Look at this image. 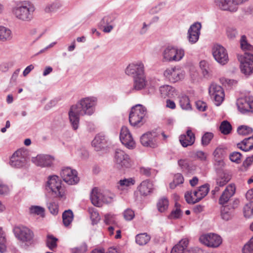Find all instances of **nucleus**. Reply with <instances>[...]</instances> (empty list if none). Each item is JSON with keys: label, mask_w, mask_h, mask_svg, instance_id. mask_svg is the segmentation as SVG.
<instances>
[{"label": "nucleus", "mask_w": 253, "mask_h": 253, "mask_svg": "<svg viewBox=\"0 0 253 253\" xmlns=\"http://www.w3.org/2000/svg\"><path fill=\"white\" fill-rule=\"evenodd\" d=\"M73 218V212L71 210L64 211L62 213L63 223L64 226H68L72 223Z\"/></svg>", "instance_id": "nucleus-36"}, {"label": "nucleus", "mask_w": 253, "mask_h": 253, "mask_svg": "<svg viewBox=\"0 0 253 253\" xmlns=\"http://www.w3.org/2000/svg\"><path fill=\"white\" fill-rule=\"evenodd\" d=\"M27 161V152L22 150L18 149L11 156L9 164L13 168H21L24 167Z\"/></svg>", "instance_id": "nucleus-9"}, {"label": "nucleus", "mask_w": 253, "mask_h": 253, "mask_svg": "<svg viewBox=\"0 0 253 253\" xmlns=\"http://www.w3.org/2000/svg\"><path fill=\"white\" fill-rule=\"evenodd\" d=\"M140 194L143 196L149 194L153 189V184L149 180L143 181L138 187Z\"/></svg>", "instance_id": "nucleus-30"}, {"label": "nucleus", "mask_w": 253, "mask_h": 253, "mask_svg": "<svg viewBox=\"0 0 253 253\" xmlns=\"http://www.w3.org/2000/svg\"><path fill=\"white\" fill-rule=\"evenodd\" d=\"M57 239L54 237L53 236L48 235L46 241L47 246L49 248L50 250H53V249L56 248L57 246Z\"/></svg>", "instance_id": "nucleus-50"}, {"label": "nucleus", "mask_w": 253, "mask_h": 253, "mask_svg": "<svg viewBox=\"0 0 253 253\" xmlns=\"http://www.w3.org/2000/svg\"><path fill=\"white\" fill-rule=\"evenodd\" d=\"M238 34L236 28L232 27H228L226 29V35L228 39L233 40L235 39Z\"/></svg>", "instance_id": "nucleus-54"}, {"label": "nucleus", "mask_w": 253, "mask_h": 253, "mask_svg": "<svg viewBox=\"0 0 253 253\" xmlns=\"http://www.w3.org/2000/svg\"><path fill=\"white\" fill-rule=\"evenodd\" d=\"M150 240V237L146 233H142L137 235L135 237V241L140 246L146 245Z\"/></svg>", "instance_id": "nucleus-39"}, {"label": "nucleus", "mask_w": 253, "mask_h": 253, "mask_svg": "<svg viewBox=\"0 0 253 253\" xmlns=\"http://www.w3.org/2000/svg\"><path fill=\"white\" fill-rule=\"evenodd\" d=\"M253 130L252 128L247 126H241L237 128L238 134L242 135H248L253 132Z\"/></svg>", "instance_id": "nucleus-47"}, {"label": "nucleus", "mask_w": 253, "mask_h": 253, "mask_svg": "<svg viewBox=\"0 0 253 253\" xmlns=\"http://www.w3.org/2000/svg\"><path fill=\"white\" fill-rule=\"evenodd\" d=\"M213 137V134L211 132H206L202 136L201 143L203 146H207Z\"/></svg>", "instance_id": "nucleus-51"}, {"label": "nucleus", "mask_w": 253, "mask_h": 253, "mask_svg": "<svg viewBox=\"0 0 253 253\" xmlns=\"http://www.w3.org/2000/svg\"><path fill=\"white\" fill-rule=\"evenodd\" d=\"M212 53L214 59L220 64L227 63L229 58L226 49L220 44H216L212 49Z\"/></svg>", "instance_id": "nucleus-11"}, {"label": "nucleus", "mask_w": 253, "mask_h": 253, "mask_svg": "<svg viewBox=\"0 0 253 253\" xmlns=\"http://www.w3.org/2000/svg\"><path fill=\"white\" fill-rule=\"evenodd\" d=\"M12 35L11 30L4 26H0V41H9L11 40Z\"/></svg>", "instance_id": "nucleus-35"}, {"label": "nucleus", "mask_w": 253, "mask_h": 253, "mask_svg": "<svg viewBox=\"0 0 253 253\" xmlns=\"http://www.w3.org/2000/svg\"><path fill=\"white\" fill-rule=\"evenodd\" d=\"M189 241L187 239H182L172 249L171 253H184L188 248Z\"/></svg>", "instance_id": "nucleus-33"}, {"label": "nucleus", "mask_w": 253, "mask_h": 253, "mask_svg": "<svg viewBox=\"0 0 253 253\" xmlns=\"http://www.w3.org/2000/svg\"><path fill=\"white\" fill-rule=\"evenodd\" d=\"M179 141L183 147H187L193 145L195 140L194 133L191 129H188L186 134H181L179 136Z\"/></svg>", "instance_id": "nucleus-25"}, {"label": "nucleus", "mask_w": 253, "mask_h": 253, "mask_svg": "<svg viewBox=\"0 0 253 253\" xmlns=\"http://www.w3.org/2000/svg\"><path fill=\"white\" fill-rule=\"evenodd\" d=\"M184 182V177L180 173H177L174 175L173 183L175 186L183 183Z\"/></svg>", "instance_id": "nucleus-64"}, {"label": "nucleus", "mask_w": 253, "mask_h": 253, "mask_svg": "<svg viewBox=\"0 0 253 253\" xmlns=\"http://www.w3.org/2000/svg\"><path fill=\"white\" fill-rule=\"evenodd\" d=\"M135 183V180L133 178H125L122 180H120L118 184L119 185L118 186V188H120L119 186H126L128 187L131 185H134Z\"/></svg>", "instance_id": "nucleus-53"}, {"label": "nucleus", "mask_w": 253, "mask_h": 253, "mask_svg": "<svg viewBox=\"0 0 253 253\" xmlns=\"http://www.w3.org/2000/svg\"><path fill=\"white\" fill-rule=\"evenodd\" d=\"M30 211L31 213L39 215L42 217H44V209L40 206H32L30 208Z\"/></svg>", "instance_id": "nucleus-49"}, {"label": "nucleus", "mask_w": 253, "mask_h": 253, "mask_svg": "<svg viewBox=\"0 0 253 253\" xmlns=\"http://www.w3.org/2000/svg\"><path fill=\"white\" fill-rule=\"evenodd\" d=\"M175 46L168 45L163 50V61L164 62H172V56L174 52Z\"/></svg>", "instance_id": "nucleus-31"}, {"label": "nucleus", "mask_w": 253, "mask_h": 253, "mask_svg": "<svg viewBox=\"0 0 253 253\" xmlns=\"http://www.w3.org/2000/svg\"><path fill=\"white\" fill-rule=\"evenodd\" d=\"M125 73L128 76H138L144 74V66L141 61H137L129 64L125 70Z\"/></svg>", "instance_id": "nucleus-17"}, {"label": "nucleus", "mask_w": 253, "mask_h": 253, "mask_svg": "<svg viewBox=\"0 0 253 253\" xmlns=\"http://www.w3.org/2000/svg\"><path fill=\"white\" fill-rule=\"evenodd\" d=\"M34 11V6L29 1H24L21 5L17 6L12 9L14 16L19 20L23 21H31Z\"/></svg>", "instance_id": "nucleus-3"}, {"label": "nucleus", "mask_w": 253, "mask_h": 253, "mask_svg": "<svg viewBox=\"0 0 253 253\" xmlns=\"http://www.w3.org/2000/svg\"><path fill=\"white\" fill-rule=\"evenodd\" d=\"M240 42L241 49L245 51L244 54L238 55L241 71L244 75L249 76L253 73V54L247 51H253V46L248 42L245 35L241 36Z\"/></svg>", "instance_id": "nucleus-2"}, {"label": "nucleus", "mask_w": 253, "mask_h": 253, "mask_svg": "<svg viewBox=\"0 0 253 253\" xmlns=\"http://www.w3.org/2000/svg\"><path fill=\"white\" fill-rule=\"evenodd\" d=\"M90 200L92 204L96 207H101L102 203H110L112 202V198L109 197L108 199L102 197V194L98 192L97 188H93L90 193Z\"/></svg>", "instance_id": "nucleus-18"}, {"label": "nucleus", "mask_w": 253, "mask_h": 253, "mask_svg": "<svg viewBox=\"0 0 253 253\" xmlns=\"http://www.w3.org/2000/svg\"><path fill=\"white\" fill-rule=\"evenodd\" d=\"M241 154L238 152H233L229 155L230 160L234 163L239 164L241 163Z\"/></svg>", "instance_id": "nucleus-56"}, {"label": "nucleus", "mask_w": 253, "mask_h": 253, "mask_svg": "<svg viewBox=\"0 0 253 253\" xmlns=\"http://www.w3.org/2000/svg\"><path fill=\"white\" fill-rule=\"evenodd\" d=\"M200 242L208 247L216 248L222 243L221 237L216 234L208 233L200 236Z\"/></svg>", "instance_id": "nucleus-12"}, {"label": "nucleus", "mask_w": 253, "mask_h": 253, "mask_svg": "<svg viewBox=\"0 0 253 253\" xmlns=\"http://www.w3.org/2000/svg\"><path fill=\"white\" fill-rule=\"evenodd\" d=\"M60 175L63 180L69 185L76 184L79 181L77 171L69 167L63 168Z\"/></svg>", "instance_id": "nucleus-13"}, {"label": "nucleus", "mask_w": 253, "mask_h": 253, "mask_svg": "<svg viewBox=\"0 0 253 253\" xmlns=\"http://www.w3.org/2000/svg\"><path fill=\"white\" fill-rule=\"evenodd\" d=\"M195 157L201 161H206L207 158V154L202 151H198L195 153Z\"/></svg>", "instance_id": "nucleus-63"}, {"label": "nucleus", "mask_w": 253, "mask_h": 253, "mask_svg": "<svg viewBox=\"0 0 253 253\" xmlns=\"http://www.w3.org/2000/svg\"><path fill=\"white\" fill-rule=\"evenodd\" d=\"M47 208L50 213L56 215L58 212V205L55 202H50L47 204Z\"/></svg>", "instance_id": "nucleus-59"}, {"label": "nucleus", "mask_w": 253, "mask_h": 253, "mask_svg": "<svg viewBox=\"0 0 253 253\" xmlns=\"http://www.w3.org/2000/svg\"><path fill=\"white\" fill-rule=\"evenodd\" d=\"M107 140L105 135L98 134L92 141V146L97 151H100L107 146Z\"/></svg>", "instance_id": "nucleus-28"}, {"label": "nucleus", "mask_w": 253, "mask_h": 253, "mask_svg": "<svg viewBox=\"0 0 253 253\" xmlns=\"http://www.w3.org/2000/svg\"><path fill=\"white\" fill-rule=\"evenodd\" d=\"M54 160V158L50 155L40 154L35 157H33L32 161L36 166L41 167L50 166Z\"/></svg>", "instance_id": "nucleus-21"}, {"label": "nucleus", "mask_w": 253, "mask_h": 253, "mask_svg": "<svg viewBox=\"0 0 253 253\" xmlns=\"http://www.w3.org/2000/svg\"><path fill=\"white\" fill-rule=\"evenodd\" d=\"M220 130L224 135L229 134L232 130V126L227 121H223L220 124Z\"/></svg>", "instance_id": "nucleus-41"}, {"label": "nucleus", "mask_w": 253, "mask_h": 253, "mask_svg": "<svg viewBox=\"0 0 253 253\" xmlns=\"http://www.w3.org/2000/svg\"><path fill=\"white\" fill-rule=\"evenodd\" d=\"M209 93L213 99L215 105L219 106L224 99V92L222 87L215 83L211 84L209 88Z\"/></svg>", "instance_id": "nucleus-10"}, {"label": "nucleus", "mask_w": 253, "mask_h": 253, "mask_svg": "<svg viewBox=\"0 0 253 253\" xmlns=\"http://www.w3.org/2000/svg\"><path fill=\"white\" fill-rule=\"evenodd\" d=\"M226 155V149L222 146H219L213 152V159H224Z\"/></svg>", "instance_id": "nucleus-37"}, {"label": "nucleus", "mask_w": 253, "mask_h": 253, "mask_svg": "<svg viewBox=\"0 0 253 253\" xmlns=\"http://www.w3.org/2000/svg\"><path fill=\"white\" fill-rule=\"evenodd\" d=\"M200 66L203 70V74L205 77H208L211 69L209 63L206 61L203 60L200 62Z\"/></svg>", "instance_id": "nucleus-52"}, {"label": "nucleus", "mask_w": 253, "mask_h": 253, "mask_svg": "<svg viewBox=\"0 0 253 253\" xmlns=\"http://www.w3.org/2000/svg\"><path fill=\"white\" fill-rule=\"evenodd\" d=\"M164 76L170 82L175 83L183 79L184 74L180 69L174 67L167 69L164 72Z\"/></svg>", "instance_id": "nucleus-15"}, {"label": "nucleus", "mask_w": 253, "mask_h": 253, "mask_svg": "<svg viewBox=\"0 0 253 253\" xmlns=\"http://www.w3.org/2000/svg\"><path fill=\"white\" fill-rule=\"evenodd\" d=\"M116 17L113 15L104 16L100 21L99 26L105 33H110L114 28L111 24L115 21Z\"/></svg>", "instance_id": "nucleus-26"}, {"label": "nucleus", "mask_w": 253, "mask_h": 253, "mask_svg": "<svg viewBox=\"0 0 253 253\" xmlns=\"http://www.w3.org/2000/svg\"><path fill=\"white\" fill-rule=\"evenodd\" d=\"M9 187L0 180V195H5L9 193Z\"/></svg>", "instance_id": "nucleus-60"}, {"label": "nucleus", "mask_w": 253, "mask_h": 253, "mask_svg": "<svg viewBox=\"0 0 253 253\" xmlns=\"http://www.w3.org/2000/svg\"><path fill=\"white\" fill-rule=\"evenodd\" d=\"M62 3L60 1H55L53 3L47 4L45 8V11L46 12H54L60 9Z\"/></svg>", "instance_id": "nucleus-42"}, {"label": "nucleus", "mask_w": 253, "mask_h": 253, "mask_svg": "<svg viewBox=\"0 0 253 253\" xmlns=\"http://www.w3.org/2000/svg\"><path fill=\"white\" fill-rule=\"evenodd\" d=\"M124 217L127 221L132 220L135 216L134 212L130 209H126L123 212Z\"/></svg>", "instance_id": "nucleus-55"}, {"label": "nucleus", "mask_w": 253, "mask_h": 253, "mask_svg": "<svg viewBox=\"0 0 253 253\" xmlns=\"http://www.w3.org/2000/svg\"><path fill=\"white\" fill-rule=\"evenodd\" d=\"M238 201L234 202L233 206L228 205L227 206H222L221 209V216L223 219L228 220L231 218L233 215L234 209L237 207Z\"/></svg>", "instance_id": "nucleus-27"}, {"label": "nucleus", "mask_w": 253, "mask_h": 253, "mask_svg": "<svg viewBox=\"0 0 253 253\" xmlns=\"http://www.w3.org/2000/svg\"><path fill=\"white\" fill-rule=\"evenodd\" d=\"M231 175L227 171H224L220 173L216 179V184L220 187L226 185L231 179Z\"/></svg>", "instance_id": "nucleus-34"}, {"label": "nucleus", "mask_w": 253, "mask_h": 253, "mask_svg": "<svg viewBox=\"0 0 253 253\" xmlns=\"http://www.w3.org/2000/svg\"><path fill=\"white\" fill-rule=\"evenodd\" d=\"M243 253H253V237L243 248Z\"/></svg>", "instance_id": "nucleus-57"}, {"label": "nucleus", "mask_w": 253, "mask_h": 253, "mask_svg": "<svg viewBox=\"0 0 253 253\" xmlns=\"http://www.w3.org/2000/svg\"><path fill=\"white\" fill-rule=\"evenodd\" d=\"M237 105L239 110L243 114L253 113V97L246 96L237 100Z\"/></svg>", "instance_id": "nucleus-14"}, {"label": "nucleus", "mask_w": 253, "mask_h": 253, "mask_svg": "<svg viewBox=\"0 0 253 253\" xmlns=\"http://www.w3.org/2000/svg\"><path fill=\"white\" fill-rule=\"evenodd\" d=\"M92 224H96L100 220L99 214L96 209L93 208H89L88 210Z\"/></svg>", "instance_id": "nucleus-40"}, {"label": "nucleus", "mask_w": 253, "mask_h": 253, "mask_svg": "<svg viewBox=\"0 0 253 253\" xmlns=\"http://www.w3.org/2000/svg\"><path fill=\"white\" fill-rule=\"evenodd\" d=\"M120 139L123 145L128 149H133L135 147V143L128 128L125 126L122 127Z\"/></svg>", "instance_id": "nucleus-16"}, {"label": "nucleus", "mask_w": 253, "mask_h": 253, "mask_svg": "<svg viewBox=\"0 0 253 253\" xmlns=\"http://www.w3.org/2000/svg\"><path fill=\"white\" fill-rule=\"evenodd\" d=\"M201 27V23L198 22L194 23L190 27L188 31L187 37L191 43H195L198 41Z\"/></svg>", "instance_id": "nucleus-19"}, {"label": "nucleus", "mask_w": 253, "mask_h": 253, "mask_svg": "<svg viewBox=\"0 0 253 253\" xmlns=\"http://www.w3.org/2000/svg\"><path fill=\"white\" fill-rule=\"evenodd\" d=\"M179 104L183 110H189L191 109L189 98L187 96H182L179 99Z\"/></svg>", "instance_id": "nucleus-44"}, {"label": "nucleus", "mask_w": 253, "mask_h": 253, "mask_svg": "<svg viewBox=\"0 0 253 253\" xmlns=\"http://www.w3.org/2000/svg\"><path fill=\"white\" fill-rule=\"evenodd\" d=\"M6 239L4 233L1 228L0 227V253H3L6 251L5 246Z\"/></svg>", "instance_id": "nucleus-46"}, {"label": "nucleus", "mask_w": 253, "mask_h": 253, "mask_svg": "<svg viewBox=\"0 0 253 253\" xmlns=\"http://www.w3.org/2000/svg\"><path fill=\"white\" fill-rule=\"evenodd\" d=\"M13 232L16 238L23 242L31 245L33 243L34 233L28 228L24 226H17L13 228Z\"/></svg>", "instance_id": "nucleus-8"}, {"label": "nucleus", "mask_w": 253, "mask_h": 253, "mask_svg": "<svg viewBox=\"0 0 253 253\" xmlns=\"http://www.w3.org/2000/svg\"><path fill=\"white\" fill-rule=\"evenodd\" d=\"M244 216L250 218L253 215V202L247 204L244 208Z\"/></svg>", "instance_id": "nucleus-45"}, {"label": "nucleus", "mask_w": 253, "mask_h": 253, "mask_svg": "<svg viewBox=\"0 0 253 253\" xmlns=\"http://www.w3.org/2000/svg\"><path fill=\"white\" fill-rule=\"evenodd\" d=\"M114 162L116 167L121 170L128 169L133 165V162L129 156L121 149L116 150L114 155Z\"/></svg>", "instance_id": "nucleus-6"}, {"label": "nucleus", "mask_w": 253, "mask_h": 253, "mask_svg": "<svg viewBox=\"0 0 253 253\" xmlns=\"http://www.w3.org/2000/svg\"><path fill=\"white\" fill-rule=\"evenodd\" d=\"M209 187L208 184H205L199 187L198 190H195L192 193L187 192L185 194V198L188 204H195L199 202L202 199L205 197L208 193Z\"/></svg>", "instance_id": "nucleus-7"}, {"label": "nucleus", "mask_w": 253, "mask_h": 253, "mask_svg": "<svg viewBox=\"0 0 253 253\" xmlns=\"http://www.w3.org/2000/svg\"><path fill=\"white\" fill-rule=\"evenodd\" d=\"M140 142L142 145L146 147L155 148L157 146L156 135L154 133L147 132L140 137Z\"/></svg>", "instance_id": "nucleus-23"}, {"label": "nucleus", "mask_w": 253, "mask_h": 253, "mask_svg": "<svg viewBox=\"0 0 253 253\" xmlns=\"http://www.w3.org/2000/svg\"><path fill=\"white\" fill-rule=\"evenodd\" d=\"M61 185L62 181L58 176H49L46 182V189L53 197L63 198L65 197L64 189Z\"/></svg>", "instance_id": "nucleus-4"}, {"label": "nucleus", "mask_w": 253, "mask_h": 253, "mask_svg": "<svg viewBox=\"0 0 253 253\" xmlns=\"http://www.w3.org/2000/svg\"><path fill=\"white\" fill-rule=\"evenodd\" d=\"M147 83V81L144 74L138 76H134L133 86L130 88L127 93H133L144 89L146 87Z\"/></svg>", "instance_id": "nucleus-22"}, {"label": "nucleus", "mask_w": 253, "mask_h": 253, "mask_svg": "<svg viewBox=\"0 0 253 253\" xmlns=\"http://www.w3.org/2000/svg\"><path fill=\"white\" fill-rule=\"evenodd\" d=\"M104 222L107 225H114L116 224L115 216L111 214L105 215Z\"/></svg>", "instance_id": "nucleus-62"}, {"label": "nucleus", "mask_w": 253, "mask_h": 253, "mask_svg": "<svg viewBox=\"0 0 253 253\" xmlns=\"http://www.w3.org/2000/svg\"><path fill=\"white\" fill-rule=\"evenodd\" d=\"M238 147L242 150L247 152L253 149V135L244 139L237 144Z\"/></svg>", "instance_id": "nucleus-32"}, {"label": "nucleus", "mask_w": 253, "mask_h": 253, "mask_svg": "<svg viewBox=\"0 0 253 253\" xmlns=\"http://www.w3.org/2000/svg\"><path fill=\"white\" fill-rule=\"evenodd\" d=\"M159 91L162 97L172 98L175 95V89L169 85H164L160 87Z\"/></svg>", "instance_id": "nucleus-29"}, {"label": "nucleus", "mask_w": 253, "mask_h": 253, "mask_svg": "<svg viewBox=\"0 0 253 253\" xmlns=\"http://www.w3.org/2000/svg\"><path fill=\"white\" fill-rule=\"evenodd\" d=\"M236 188L234 184L228 185L219 199V204L224 206L229 200L230 198L233 196L235 192Z\"/></svg>", "instance_id": "nucleus-24"}, {"label": "nucleus", "mask_w": 253, "mask_h": 253, "mask_svg": "<svg viewBox=\"0 0 253 253\" xmlns=\"http://www.w3.org/2000/svg\"><path fill=\"white\" fill-rule=\"evenodd\" d=\"M87 250L86 244L83 243L80 247L74 248L71 249L72 253H85Z\"/></svg>", "instance_id": "nucleus-58"}, {"label": "nucleus", "mask_w": 253, "mask_h": 253, "mask_svg": "<svg viewBox=\"0 0 253 253\" xmlns=\"http://www.w3.org/2000/svg\"><path fill=\"white\" fill-rule=\"evenodd\" d=\"M169 203V200L167 198H162L159 200L157 203L158 210L161 212H164L168 209Z\"/></svg>", "instance_id": "nucleus-43"}, {"label": "nucleus", "mask_w": 253, "mask_h": 253, "mask_svg": "<svg viewBox=\"0 0 253 253\" xmlns=\"http://www.w3.org/2000/svg\"><path fill=\"white\" fill-rule=\"evenodd\" d=\"M185 55L183 49L175 46L174 52L172 56V62H178L180 61Z\"/></svg>", "instance_id": "nucleus-38"}, {"label": "nucleus", "mask_w": 253, "mask_h": 253, "mask_svg": "<svg viewBox=\"0 0 253 253\" xmlns=\"http://www.w3.org/2000/svg\"><path fill=\"white\" fill-rule=\"evenodd\" d=\"M214 3L221 10L235 12L237 10V6L234 0H214Z\"/></svg>", "instance_id": "nucleus-20"}, {"label": "nucleus", "mask_w": 253, "mask_h": 253, "mask_svg": "<svg viewBox=\"0 0 253 253\" xmlns=\"http://www.w3.org/2000/svg\"><path fill=\"white\" fill-rule=\"evenodd\" d=\"M147 114L145 107L137 104L131 108L129 116V122L131 126H140L145 122L144 117Z\"/></svg>", "instance_id": "nucleus-5"}, {"label": "nucleus", "mask_w": 253, "mask_h": 253, "mask_svg": "<svg viewBox=\"0 0 253 253\" xmlns=\"http://www.w3.org/2000/svg\"><path fill=\"white\" fill-rule=\"evenodd\" d=\"M214 166L216 170L220 169L224 167V159H213Z\"/></svg>", "instance_id": "nucleus-61"}, {"label": "nucleus", "mask_w": 253, "mask_h": 253, "mask_svg": "<svg viewBox=\"0 0 253 253\" xmlns=\"http://www.w3.org/2000/svg\"><path fill=\"white\" fill-rule=\"evenodd\" d=\"M97 99L90 96L82 98L78 103L72 105L69 111V118L72 128L77 130L79 126L80 116L92 115L97 104Z\"/></svg>", "instance_id": "nucleus-1"}, {"label": "nucleus", "mask_w": 253, "mask_h": 253, "mask_svg": "<svg viewBox=\"0 0 253 253\" xmlns=\"http://www.w3.org/2000/svg\"><path fill=\"white\" fill-rule=\"evenodd\" d=\"M175 210L172 211L169 215L171 218H178L182 215V211L180 210V205L176 202L175 204Z\"/></svg>", "instance_id": "nucleus-48"}]
</instances>
